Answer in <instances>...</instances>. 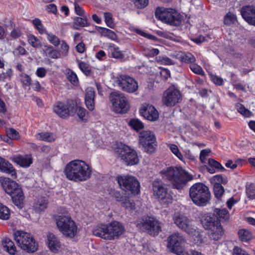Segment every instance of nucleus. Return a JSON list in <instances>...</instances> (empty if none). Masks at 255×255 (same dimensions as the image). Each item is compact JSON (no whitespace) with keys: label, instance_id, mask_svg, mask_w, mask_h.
I'll return each mask as SVG.
<instances>
[{"label":"nucleus","instance_id":"1","mask_svg":"<svg viewBox=\"0 0 255 255\" xmlns=\"http://www.w3.org/2000/svg\"><path fill=\"white\" fill-rule=\"evenodd\" d=\"M64 173L66 178L75 182H84L92 175V168L84 161L74 160L65 166Z\"/></svg>","mask_w":255,"mask_h":255},{"label":"nucleus","instance_id":"2","mask_svg":"<svg viewBox=\"0 0 255 255\" xmlns=\"http://www.w3.org/2000/svg\"><path fill=\"white\" fill-rule=\"evenodd\" d=\"M162 178L169 182L173 188L183 189L188 182L193 179V176L180 167L171 166L163 169L160 172Z\"/></svg>","mask_w":255,"mask_h":255},{"label":"nucleus","instance_id":"3","mask_svg":"<svg viewBox=\"0 0 255 255\" xmlns=\"http://www.w3.org/2000/svg\"><path fill=\"white\" fill-rule=\"evenodd\" d=\"M189 196L197 206H205L210 203L211 194L209 188L202 183L194 184L189 189Z\"/></svg>","mask_w":255,"mask_h":255},{"label":"nucleus","instance_id":"4","mask_svg":"<svg viewBox=\"0 0 255 255\" xmlns=\"http://www.w3.org/2000/svg\"><path fill=\"white\" fill-rule=\"evenodd\" d=\"M0 182L5 192L10 195L13 203L19 208L23 205L24 196L20 186L14 181L8 178H0Z\"/></svg>","mask_w":255,"mask_h":255},{"label":"nucleus","instance_id":"5","mask_svg":"<svg viewBox=\"0 0 255 255\" xmlns=\"http://www.w3.org/2000/svg\"><path fill=\"white\" fill-rule=\"evenodd\" d=\"M56 223L58 229L66 238L72 239L77 235V226L70 216H58L56 218Z\"/></svg>","mask_w":255,"mask_h":255},{"label":"nucleus","instance_id":"6","mask_svg":"<svg viewBox=\"0 0 255 255\" xmlns=\"http://www.w3.org/2000/svg\"><path fill=\"white\" fill-rule=\"evenodd\" d=\"M14 239L21 249L28 253H34L38 249V244L33 236L28 233L17 231L14 233Z\"/></svg>","mask_w":255,"mask_h":255},{"label":"nucleus","instance_id":"7","mask_svg":"<svg viewBox=\"0 0 255 255\" xmlns=\"http://www.w3.org/2000/svg\"><path fill=\"white\" fill-rule=\"evenodd\" d=\"M136 227L153 236L161 231V223L153 217L143 216L136 221Z\"/></svg>","mask_w":255,"mask_h":255},{"label":"nucleus","instance_id":"8","mask_svg":"<svg viewBox=\"0 0 255 255\" xmlns=\"http://www.w3.org/2000/svg\"><path fill=\"white\" fill-rule=\"evenodd\" d=\"M186 242L185 237L181 233H175L168 237L167 247L171 253L176 255H189L184 252V245Z\"/></svg>","mask_w":255,"mask_h":255},{"label":"nucleus","instance_id":"9","mask_svg":"<svg viewBox=\"0 0 255 255\" xmlns=\"http://www.w3.org/2000/svg\"><path fill=\"white\" fill-rule=\"evenodd\" d=\"M155 15L158 19L173 26H178L181 23L180 15L173 9L158 7Z\"/></svg>","mask_w":255,"mask_h":255},{"label":"nucleus","instance_id":"10","mask_svg":"<svg viewBox=\"0 0 255 255\" xmlns=\"http://www.w3.org/2000/svg\"><path fill=\"white\" fill-rule=\"evenodd\" d=\"M120 188L126 192L137 194L140 192L139 183L136 178L130 175H119L116 177Z\"/></svg>","mask_w":255,"mask_h":255},{"label":"nucleus","instance_id":"11","mask_svg":"<svg viewBox=\"0 0 255 255\" xmlns=\"http://www.w3.org/2000/svg\"><path fill=\"white\" fill-rule=\"evenodd\" d=\"M114 111L118 113H126L129 109V105L124 94L119 92H112L110 95Z\"/></svg>","mask_w":255,"mask_h":255},{"label":"nucleus","instance_id":"12","mask_svg":"<svg viewBox=\"0 0 255 255\" xmlns=\"http://www.w3.org/2000/svg\"><path fill=\"white\" fill-rule=\"evenodd\" d=\"M117 152H119L121 159L127 165H134L139 162L136 151L126 144L121 143Z\"/></svg>","mask_w":255,"mask_h":255},{"label":"nucleus","instance_id":"13","mask_svg":"<svg viewBox=\"0 0 255 255\" xmlns=\"http://www.w3.org/2000/svg\"><path fill=\"white\" fill-rule=\"evenodd\" d=\"M153 194L155 197L163 203H169L171 201V196L168 193L162 180L157 178L152 183Z\"/></svg>","mask_w":255,"mask_h":255},{"label":"nucleus","instance_id":"14","mask_svg":"<svg viewBox=\"0 0 255 255\" xmlns=\"http://www.w3.org/2000/svg\"><path fill=\"white\" fill-rule=\"evenodd\" d=\"M174 223L181 230L189 235L195 234L196 229L191 224V220L184 214L175 213L173 216Z\"/></svg>","mask_w":255,"mask_h":255},{"label":"nucleus","instance_id":"15","mask_svg":"<svg viewBox=\"0 0 255 255\" xmlns=\"http://www.w3.org/2000/svg\"><path fill=\"white\" fill-rule=\"evenodd\" d=\"M182 100L181 94L174 86L169 87L164 93L162 101L167 107L174 106Z\"/></svg>","mask_w":255,"mask_h":255},{"label":"nucleus","instance_id":"16","mask_svg":"<svg viewBox=\"0 0 255 255\" xmlns=\"http://www.w3.org/2000/svg\"><path fill=\"white\" fill-rule=\"evenodd\" d=\"M77 104L71 101L67 104L58 102L53 107L54 112L62 118L65 119L70 116H74L76 113Z\"/></svg>","mask_w":255,"mask_h":255},{"label":"nucleus","instance_id":"17","mask_svg":"<svg viewBox=\"0 0 255 255\" xmlns=\"http://www.w3.org/2000/svg\"><path fill=\"white\" fill-rule=\"evenodd\" d=\"M139 142L144 151L151 153L153 152L157 146L155 137L150 131H143L140 133Z\"/></svg>","mask_w":255,"mask_h":255},{"label":"nucleus","instance_id":"18","mask_svg":"<svg viewBox=\"0 0 255 255\" xmlns=\"http://www.w3.org/2000/svg\"><path fill=\"white\" fill-rule=\"evenodd\" d=\"M117 84L124 91L128 93H133L138 89V84L136 81L126 75H120L117 77Z\"/></svg>","mask_w":255,"mask_h":255},{"label":"nucleus","instance_id":"19","mask_svg":"<svg viewBox=\"0 0 255 255\" xmlns=\"http://www.w3.org/2000/svg\"><path fill=\"white\" fill-rule=\"evenodd\" d=\"M140 114L146 119L154 121L158 118V113L152 105L143 104L140 110Z\"/></svg>","mask_w":255,"mask_h":255},{"label":"nucleus","instance_id":"20","mask_svg":"<svg viewBox=\"0 0 255 255\" xmlns=\"http://www.w3.org/2000/svg\"><path fill=\"white\" fill-rule=\"evenodd\" d=\"M243 18L250 24L255 26V6L246 5L241 11Z\"/></svg>","mask_w":255,"mask_h":255},{"label":"nucleus","instance_id":"21","mask_svg":"<svg viewBox=\"0 0 255 255\" xmlns=\"http://www.w3.org/2000/svg\"><path fill=\"white\" fill-rule=\"evenodd\" d=\"M92 233L95 236L100 237L105 240H111L109 224H101L94 227Z\"/></svg>","mask_w":255,"mask_h":255},{"label":"nucleus","instance_id":"22","mask_svg":"<svg viewBox=\"0 0 255 255\" xmlns=\"http://www.w3.org/2000/svg\"><path fill=\"white\" fill-rule=\"evenodd\" d=\"M111 240L118 239L125 232L124 226L119 222L114 221L109 224Z\"/></svg>","mask_w":255,"mask_h":255},{"label":"nucleus","instance_id":"23","mask_svg":"<svg viewBox=\"0 0 255 255\" xmlns=\"http://www.w3.org/2000/svg\"><path fill=\"white\" fill-rule=\"evenodd\" d=\"M200 221L203 227L206 230L213 228L216 225V223H219L213 215L209 213L202 214Z\"/></svg>","mask_w":255,"mask_h":255},{"label":"nucleus","instance_id":"24","mask_svg":"<svg viewBox=\"0 0 255 255\" xmlns=\"http://www.w3.org/2000/svg\"><path fill=\"white\" fill-rule=\"evenodd\" d=\"M209 230H210L208 233L209 237L214 241L220 240L224 234V229L220 223H216V225Z\"/></svg>","mask_w":255,"mask_h":255},{"label":"nucleus","instance_id":"25","mask_svg":"<svg viewBox=\"0 0 255 255\" xmlns=\"http://www.w3.org/2000/svg\"><path fill=\"white\" fill-rule=\"evenodd\" d=\"M95 91L92 88L89 87L86 90L85 102L87 108L92 111L94 109Z\"/></svg>","mask_w":255,"mask_h":255},{"label":"nucleus","instance_id":"26","mask_svg":"<svg viewBox=\"0 0 255 255\" xmlns=\"http://www.w3.org/2000/svg\"><path fill=\"white\" fill-rule=\"evenodd\" d=\"M48 246L50 250L53 253L57 252L60 249V243L57 238L52 233H49L47 235Z\"/></svg>","mask_w":255,"mask_h":255},{"label":"nucleus","instance_id":"27","mask_svg":"<svg viewBox=\"0 0 255 255\" xmlns=\"http://www.w3.org/2000/svg\"><path fill=\"white\" fill-rule=\"evenodd\" d=\"M1 246L3 250L11 255H14L17 252L14 243L8 238L5 237L2 239Z\"/></svg>","mask_w":255,"mask_h":255},{"label":"nucleus","instance_id":"28","mask_svg":"<svg viewBox=\"0 0 255 255\" xmlns=\"http://www.w3.org/2000/svg\"><path fill=\"white\" fill-rule=\"evenodd\" d=\"M0 170L8 173L12 177H16V172L12 165L7 161H5L3 158L0 157Z\"/></svg>","mask_w":255,"mask_h":255},{"label":"nucleus","instance_id":"29","mask_svg":"<svg viewBox=\"0 0 255 255\" xmlns=\"http://www.w3.org/2000/svg\"><path fill=\"white\" fill-rule=\"evenodd\" d=\"M88 25V19L86 17H76L74 18L73 26L75 29L79 30L80 27H85Z\"/></svg>","mask_w":255,"mask_h":255},{"label":"nucleus","instance_id":"30","mask_svg":"<svg viewBox=\"0 0 255 255\" xmlns=\"http://www.w3.org/2000/svg\"><path fill=\"white\" fill-rule=\"evenodd\" d=\"M15 162L22 167H28L32 163V158L28 156H19L15 158Z\"/></svg>","mask_w":255,"mask_h":255},{"label":"nucleus","instance_id":"31","mask_svg":"<svg viewBox=\"0 0 255 255\" xmlns=\"http://www.w3.org/2000/svg\"><path fill=\"white\" fill-rule=\"evenodd\" d=\"M36 137L39 140L50 142L54 141L56 139V136L53 133L47 132L38 133Z\"/></svg>","mask_w":255,"mask_h":255},{"label":"nucleus","instance_id":"32","mask_svg":"<svg viewBox=\"0 0 255 255\" xmlns=\"http://www.w3.org/2000/svg\"><path fill=\"white\" fill-rule=\"evenodd\" d=\"M97 30L102 36L108 37L112 40L117 39V36L116 33L110 29L104 27H98Z\"/></svg>","mask_w":255,"mask_h":255},{"label":"nucleus","instance_id":"33","mask_svg":"<svg viewBox=\"0 0 255 255\" xmlns=\"http://www.w3.org/2000/svg\"><path fill=\"white\" fill-rule=\"evenodd\" d=\"M214 213L217 216V218L221 221H226L229 219V214L226 209H215Z\"/></svg>","mask_w":255,"mask_h":255},{"label":"nucleus","instance_id":"34","mask_svg":"<svg viewBox=\"0 0 255 255\" xmlns=\"http://www.w3.org/2000/svg\"><path fill=\"white\" fill-rule=\"evenodd\" d=\"M239 237L242 242H248L251 240L252 233L248 230L241 229L238 232Z\"/></svg>","mask_w":255,"mask_h":255},{"label":"nucleus","instance_id":"35","mask_svg":"<svg viewBox=\"0 0 255 255\" xmlns=\"http://www.w3.org/2000/svg\"><path fill=\"white\" fill-rule=\"evenodd\" d=\"M111 57L116 59H122L124 57V55L122 52L120 50L119 47H115L110 46L109 48Z\"/></svg>","mask_w":255,"mask_h":255},{"label":"nucleus","instance_id":"36","mask_svg":"<svg viewBox=\"0 0 255 255\" xmlns=\"http://www.w3.org/2000/svg\"><path fill=\"white\" fill-rule=\"evenodd\" d=\"M67 78L73 85L77 86L79 83V81L77 75L70 69L66 70Z\"/></svg>","mask_w":255,"mask_h":255},{"label":"nucleus","instance_id":"37","mask_svg":"<svg viewBox=\"0 0 255 255\" xmlns=\"http://www.w3.org/2000/svg\"><path fill=\"white\" fill-rule=\"evenodd\" d=\"M214 192L215 197L220 199L224 192L223 187L219 183H215L214 185Z\"/></svg>","mask_w":255,"mask_h":255},{"label":"nucleus","instance_id":"38","mask_svg":"<svg viewBox=\"0 0 255 255\" xmlns=\"http://www.w3.org/2000/svg\"><path fill=\"white\" fill-rule=\"evenodd\" d=\"M10 216V211L5 206L0 203V218L3 220H7Z\"/></svg>","mask_w":255,"mask_h":255},{"label":"nucleus","instance_id":"39","mask_svg":"<svg viewBox=\"0 0 255 255\" xmlns=\"http://www.w3.org/2000/svg\"><path fill=\"white\" fill-rule=\"evenodd\" d=\"M237 21L236 16L233 13L229 12L224 17V23L226 25H230Z\"/></svg>","mask_w":255,"mask_h":255},{"label":"nucleus","instance_id":"40","mask_svg":"<svg viewBox=\"0 0 255 255\" xmlns=\"http://www.w3.org/2000/svg\"><path fill=\"white\" fill-rule=\"evenodd\" d=\"M32 23L35 26L38 32L42 34H45L47 32L46 29L43 27L41 20L38 18H35L33 20Z\"/></svg>","mask_w":255,"mask_h":255},{"label":"nucleus","instance_id":"41","mask_svg":"<svg viewBox=\"0 0 255 255\" xmlns=\"http://www.w3.org/2000/svg\"><path fill=\"white\" fill-rule=\"evenodd\" d=\"M79 67L86 76H90L91 74V67L88 64L80 62L79 63Z\"/></svg>","mask_w":255,"mask_h":255},{"label":"nucleus","instance_id":"42","mask_svg":"<svg viewBox=\"0 0 255 255\" xmlns=\"http://www.w3.org/2000/svg\"><path fill=\"white\" fill-rule=\"evenodd\" d=\"M121 202L122 206L126 209H132L134 207V203L127 196H124Z\"/></svg>","mask_w":255,"mask_h":255},{"label":"nucleus","instance_id":"43","mask_svg":"<svg viewBox=\"0 0 255 255\" xmlns=\"http://www.w3.org/2000/svg\"><path fill=\"white\" fill-rule=\"evenodd\" d=\"M129 125L135 130L142 129L144 127L143 124L138 119H131L129 122Z\"/></svg>","mask_w":255,"mask_h":255},{"label":"nucleus","instance_id":"44","mask_svg":"<svg viewBox=\"0 0 255 255\" xmlns=\"http://www.w3.org/2000/svg\"><path fill=\"white\" fill-rule=\"evenodd\" d=\"M28 43L33 47L37 48L41 47L39 40L34 35H30L28 39Z\"/></svg>","mask_w":255,"mask_h":255},{"label":"nucleus","instance_id":"45","mask_svg":"<svg viewBox=\"0 0 255 255\" xmlns=\"http://www.w3.org/2000/svg\"><path fill=\"white\" fill-rule=\"evenodd\" d=\"M209 166L213 167L215 169L220 170L222 171H225V168L218 161L213 158H209L208 160Z\"/></svg>","mask_w":255,"mask_h":255},{"label":"nucleus","instance_id":"46","mask_svg":"<svg viewBox=\"0 0 255 255\" xmlns=\"http://www.w3.org/2000/svg\"><path fill=\"white\" fill-rule=\"evenodd\" d=\"M45 34L47 35V39L51 44L55 46H57L59 45L60 41L57 36L55 35L50 34L47 31Z\"/></svg>","mask_w":255,"mask_h":255},{"label":"nucleus","instance_id":"47","mask_svg":"<svg viewBox=\"0 0 255 255\" xmlns=\"http://www.w3.org/2000/svg\"><path fill=\"white\" fill-rule=\"evenodd\" d=\"M181 60L186 63H191V64L196 61L195 57L191 53H188L180 57Z\"/></svg>","mask_w":255,"mask_h":255},{"label":"nucleus","instance_id":"48","mask_svg":"<svg viewBox=\"0 0 255 255\" xmlns=\"http://www.w3.org/2000/svg\"><path fill=\"white\" fill-rule=\"evenodd\" d=\"M190 68L192 71L196 74H198L201 76L205 75L204 72L202 68L196 64H192L190 65Z\"/></svg>","mask_w":255,"mask_h":255},{"label":"nucleus","instance_id":"49","mask_svg":"<svg viewBox=\"0 0 255 255\" xmlns=\"http://www.w3.org/2000/svg\"><path fill=\"white\" fill-rule=\"evenodd\" d=\"M47 207V201L45 199H41L38 201L36 205V210L39 211H44Z\"/></svg>","mask_w":255,"mask_h":255},{"label":"nucleus","instance_id":"50","mask_svg":"<svg viewBox=\"0 0 255 255\" xmlns=\"http://www.w3.org/2000/svg\"><path fill=\"white\" fill-rule=\"evenodd\" d=\"M104 17L107 25L109 27L113 28L115 26V24L113 21L112 14L110 12H105L104 13Z\"/></svg>","mask_w":255,"mask_h":255},{"label":"nucleus","instance_id":"51","mask_svg":"<svg viewBox=\"0 0 255 255\" xmlns=\"http://www.w3.org/2000/svg\"><path fill=\"white\" fill-rule=\"evenodd\" d=\"M20 81L23 86H29L31 85V78L25 74L20 75Z\"/></svg>","mask_w":255,"mask_h":255},{"label":"nucleus","instance_id":"52","mask_svg":"<svg viewBox=\"0 0 255 255\" xmlns=\"http://www.w3.org/2000/svg\"><path fill=\"white\" fill-rule=\"evenodd\" d=\"M246 193L250 199H254L255 197V187L251 184L246 189Z\"/></svg>","mask_w":255,"mask_h":255},{"label":"nucleus","instance_id":"53","mask_svg":"<svg viewBox=\"0 0 255 255\" xmlns=\"http://www.w3.org/2000/svg\"><path fill=\"white\" fill-rule=\"evenodd\" d=\"M213 180L215 183H219L223 184H226L228 183V179L226 177L224 178L221 175H217L213 176Z\"/></svg>","mask_w":255,"mask_h":255},{"label":"nucleus","instance_id":"54","mask_svg":"<svg viewBox=\"0 0 255 255\" xmlns=\"http://www.w3.org/2000/svg\"><path fill=\"white\" fill-rule=\"evenodd\" d=\"M77 113V115L79 117L80 119L82 120H85L84 118L86 116L87 112L86 110L81 107H78L77 106L76 113Z\"/></svg>","mask_w":255,"mask_h":255},{"label":"nucleus","instance_id":"55","mask_svg":"<svg viewBox=\"0 0 255 255\" xmlns=\"http://www.w3.org/2000/svg\"><path fill=\"white\" fill-rule=\"evenodd\" d=\"M238 111L246 117H250L252 115L251 112L248 109H246L242 105H239Z\"/></svg>","mask_w":255,"mask_h":255},{"label":"nucleus","instance_id":"56","mask_svg":"<svg viewBox=\"0 0 255 255\" xmlns=\"http://www.w3.org/2000/svg\"><path fill=\"white\" fill-rule=\"evenodd\" d=\"M170 150L179 159L182 160L183 156L181 152L179 151L177 145L175 144L171 145Z\"/></svg>","mask_w":255,"mask_h":255},{"label":"nucleus","instance_id":"57","mask_svg":"<svg viewBox=\"0 0 255 255\" xmlns=\"http://www.w3.org/2000/svg\"><path fill=\"white\" fill-rule=\"evenodd\" d=\"M69 50V46L64 41H62L61 43V50L60 52L63 55H67V52Z\"/></svg>","mask_w":255,"mask_h":255},{"label":"nucleus","instance_id":"58","mask_svg":"<svg viewBox=\"0 0 255 255\" xmlns=\"http://www.w3.org/2000/svg\"><path fill=\"white\" fill-rule=\"evenodd\" d=\"M210 152V150L209 149H203L201 150L200 154V159L202 163L205 162L206 158L209 155Z\"/></svg>","mask_w":255,"mask_h":255},{"label":"nucleus","instance_id":"59","mask_svg":"<svg viewBox=\"0 0 255 255\" xmlns=\"http://www.w3.org/2000/svg\"><path fill=\"white\" fill-rule=\"evenodd\" d=\"M191 235L196 236L195 238L194 239V242L195 244L197 246H200L203 243V239H202V236L199 234L198 231H196L195 234H192Z\"/></svg>","mask_w":255,"mask_h":255},{"label":"nucleus","instance_id":"60","mask_svg":"<svg viewBox=\"0 0 255 255\" xmlns=\"http://www.w3.org/2000/svg\"><path fill=\"white\" fill-rule=\"evenodd\" d=\"M233 255H250L242 249L235 247L233 250Z\"/></svg>","mask_w":255,"mask_h":255},{"label":"nucleus","instance_id":"61","mask_svg":"<svg viewBox=\"0 0 255 255\" xmlns=\"http://www.w3.org/2000/svg\"><path fill=\"white\" fill-rule=\"evenodd\" d=\"M75 10L77 15L82 16L84 13V9L76 2L74 3Z\"/></svg>","mask_w":255,"mask_h":255},{"label":"nucleus","instance_id":"62","mask_svg":"<svg viewBox=\"0 0 255 255\" xmlns=\"http://www.w3.org/2000/svg\"><path fill=\"white\" fill-rule=\"evenodd\" d=\"M46 74V70L44 68L40 67L36 70V75L38 77L40 78L44 77Z\"/></svg>","mask_w":255,"mask_h":255},{"label":"nucleus","instance_id":"63","mask_svg":"<svg viewBox=\"0 0 255 255\" xmlns=\"http://www.w3.org/2000/svg\"><path fill=\"white\" fill-rule=\"evenodd\" d=\"M21 31L19 28H14L10 33V35L14 38H17L21 35Z\"/></svg>","mask_w":255,"mask_h":255},{"label":"nucleus","instance_id":"64","mask_svg":"<svg viewBox=\"0 0 255 255\" xmlns=\"http://www.w3.org/2000/svg\"><path fill=\"white\" fill-rule=\"evenodd\" d=\"M51 58L57 59L60 57V52L55 49L51 50L50 54L48 56Z\"/></svg>","mask_w":255,"mask_h":255}]
</instances>
